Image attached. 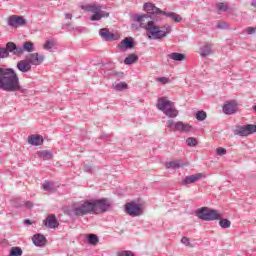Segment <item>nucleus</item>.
Segmentation results:
<instances>
[{
  "instance_id": "obj_1",
  "label": "nucleus",
  "mask_w": 256,
  "mask_h": 256,
  "mask_svg": "<svg viewBox=\"0 0 256 256\" xmlns=\"http://www.w3.org/2000/svg\"><path fill=\"white\" fill-rule=\"evenodd\" d=\"M0 89L9 92H15L21 89L19 77L13 69L0 67Z\"/></svg>"
},
{
  "instance_id": "obj_2",
  "label": "nucleus",
  "mask_w": 256,
  "mask_h": 256,
  "mask_svg": "<svg viewBox=\"0 0 256 256\" xmlns=\"http://www.w3.org/2000/svg\"><path fill=\"white\" fill-rule=\"evenodd\" d=\"M171 25L165 24L164 26H159L155 21L148 23V28L146 34L148 39H153L155 41L165 39L171 33Z\"/></svg>"
},
{
  "instance_id": "obj_3",
  "label": "nucleus",
  "mask_w": 256,
  "mask_h": 256,
  "mask_svg": "<svg viewBox=\"0 0 256 256\" xmlns=\"http://www.w3.org/2000/svg\"><path fill=\"white\" fill-rule=\"evenodd\" d=\"M156 107L159 111H163L166 117L174 119L179 115V111L175 109V104L167 99V97L159 98Z\"/></svg>"
},
{
  "instance_id": "obj_4",
  "label": "nucleus",
  "mask_w": 256,
  "mask_h": 256,
  "mask_svg": "<svg viewBox=\"0 0 256 256\" xmlns=\"http://www.w3.org/2000/svg\"><path fill=\"white\" fill-rule=\"evenodd\" d=\"M81 9L86 13H93L90 17L92 21H101L103 18L109 17V12L103 11V6L98 4H86L82 5Z\"/></svg>"
},
{
  "instance_id": "obj_5",
  "label": "nucleus",
  "mask_w": 256,
  "mask_h": 256,
  "mask_svg": "<svg viewBox=\"0 0 256 256\" xmlns=\"http://www.w3.org/2000/svg\"><path fill=\"white\" fill-rule=\"evenodd\" d=\"M72 213L77 217H83V215H89V213L94 214L93 200H83L74 204L72 208Z\"/></svg>"
},
{
  "instance_id": "obj_6",
  "label": "nucleus",
  "mask_w": 256,
  "mask_h": 256,
  "mask_svg": "<svg viewBox=\"0 0 256 256\" xmlns=\"http://www.w3.org/2000/svg\"><path fill=\"white\" fill-rule=\"evenodd\" d=\"M93 201L94 215L107 213L113 207V202L109 198H101Z\"/></svg>"
},
{
  "instance_id": "obj_7",
  "label": "nucleus",
  "mask_w": 256,
  "mask_h": 256,
  "mask_svg": "<svg viewBox=\"0 0 256 256\" xmlns=\"http://www.w3.org/2000/svg\"><path fill=\"white\" fill-rule=\"evenodd\" d=\"M197 215L199 219H202L203 221H217L219 219H223V215L221 213L207 207L199 209Z\"/></svg>"
},
{
  "instance_id": "obj_8",
  "label": "nucleus",
  "mask_w": 256,
  "mask_h": 256,
  "mask_svg": "<svg viewBox=\"0 0 256 256\" xmlns=\"http://www.w3.org/2000/svg\"><path fill=\"white\" fill-rule=\"evenodd\" d=\"M125 212L127 215H130V217H139V215H143V208L141 204L129 202L125 205Z\"/></svg>"
},
{
  "instance_id": "obj_9",
  "label": "nucleus",
  "mask_w": 256,
  "mask_h": 256,
  "mask_svg": "<svg viewBox=\"0 0 256 256\" xmlns=\"http://www.w3.org/2000/svg\"><path fill=\"white\" fill-rule=\"evenodd\" d=\"M8 25L14 29L25 27V25H27V20H25V17L23 16L12 15L8 18Z\"/></svg>"
},
{
  "instance_id": "obj_10",
  "label": "nucleus",
  "mask_w": 256,
  "mask_h": 256,
  "mask_svg": "<svg viewBox=\"0 0 256 256\" xmlns=\"http://www.w3.org/2000/svg\"><path fill=\"white\" fill-rule=\"evenodd\" d=\"M149 18V14H136L134 16V21L135 23H138L139 27L147 31L149 23L153 22V20H149Z\"/></svg>"
},
{
  "instance_id": "obj_11",
  "label": "nucleus",
  "mask_w": 256,
  "mask_h": 256,
  "mask_svg": "<svg viewBox=\"0 0 256 256\" xmlns=\"http://www.w3.org/2000/svg\"><path fill=\"white\" fill-rule=\"evenodd\" d=\"M253 133H256L255 124H248L235 130V135H240V137H247V135H251Z\"/></svg>"
},
{
  "instance_id": "obj_12",
  "label": "nucleus",
  "mask_w": 256,
  "mask_h": 256,
  "mask_svg": "<svg viewBox=\"0 0 256 256\" xmlns=\"http://www.w3.org/2000/svg\"><path fill=\"white\" fill-rule=\"evenodd\" d=\"M143 7L144 11L149 15H165V11L157 8V6L151 2H146Z\"/></svg>"
},
{
  "instance_id": "obj_13",
  "label": "nucleus",
  "mask_w": 256,
  "mask_h": 256,
  "mask_svg": "<svg viewBox=\"0 0 256 256\" xmlns=\"http://www.w3.org/2000/svg\"><path fill=\"white\" fill-rule=\"evenodd\" d=\"M26 59H28V62L30 65L39 66L41 63L45 61V57L39 53H31L26 56Z\"/></svg>"
},
{
  "instance_id": "obj_14",
  "label": "nucleus",
  "mask_w": 256,
  "mask_h": 256,
  "mask_svg": "<svg viewBox=\"0 0 256 256\" xmlns=\"http://www.w3.org/2000/svg\"><path fill=\"white\" fill-rule=\"evenodd\" d=\"M99 35L102 39H105V41H117V39H119V34H113L107 28L100 29Z\"/></svg>"
},
{
  "instance_id": "obj_15",
  "label": "nucleus",
  "mask_w": 256,
  "mask_h": 256,
  "mask_svg": "<svg viewBox=\"0 0 256 256\" xmlns=\"http://www.w3.org/2000/svg\"><path fill=\"white\" fill-rule=\"evenodd\" d=\"M44 225L45 227H49V229H57L59 227V221L55 215L51 214L44 220Z\"/></svg>"
},
{
  "instance_id": "obj_16",
  "label": "nucleus",
  "mask_w": 256,
  "mask_h": 256,
  "mask_svg": "<svg viewBox=\"0 0 256 256\" xmlns=\"http://www.w3.org/2000/svg\"><path fill=\"white\" fill-rule=\"evenodd\" d=\"M189 162H182L181 160H172L170 162H166V169H181L183 167H187Z\"/></svg>"
},
{
  "instance_id": "obj_17",
  "label": "nucleus",
  "mask_w": 256,
  "mask_h": 256,
  "mask_svg": "<svg viewBox=\"0 0 256 256\" xmlns=\"http://www.w3.org/2000/svg\"><path fill=\"white\" fill-rule=\"evenodd\" d=\"M43 136L39 134H33L28 136V144L33 145L34 147H39L40 145H43Z\"/></svg>"
},
{
  "instance_id": "obj_18",
  "label": "nucleus",
  "mask_w": 256,
  "mask_h": 256,
  "mask_svg": "<svg viewBox=\"0 0 256 256\" xmlns=\"http://www.w3.org/2000/svg\"><path fill=\"white\" fill-rule=\"evenodd\" d=\"M17 69L18 71H21V73H29V71H31V63L27 58L20 60L17 63Z\"/></svg>"
},
{
  "instance_id": "obj_19",
  "label": "nucleus",
  "mask_w": 256,
  "mask_h": 256,
  "mask_svg": "<svg viewBox=\"0 0 256 256\" xmlns=\"http://www.w3.org/2000/svg\"><path fill=\"white\" fill-rule=\"evenodd\" d=\"M223 111L226 115L237 113V103L235 101L226 103L223 107Z\"/></svg>"
},
{
  "instance_id": "obj_20",
  "label": "nucleus",
  "mask_w": 256,
  "mask_h": 256,
  "mask_svg": "<svg viewBox=\"0 0 256 256\" xmlns=\"http://www.w3.org/2000/svg\"><path fill=\"white\" fill-rule=\"evenodd\" d=\"M176 131H180L181 133H189L192 129L191 125L185 124L181 121L175 123Z\"/></svg>"
},
{
  "instance_id": "obj_21",
  "label": "nucleus",
  "mask_w": 256,
  "mask_h": 256,
  "mask_svg": "<svg viewBox=\"0 0 256 256\" xmlns=\"http://www.w3.org/2000/svg\"><path fill=\"white\" fill-rule=\"evenodd\" d=\"M119 49L125 50V49H133L135 45L133 44V40L131 38H125L118 44Z\"/></svg>"
},
{
  "instance_id": "obj_22",
  "label": "nucleus",
  "mask_w": 256,
  "mask_h": 256,
  "mask_svg": "<svg viewBox=\"0 0 256 256\" xmlns=\"http://www.w3.org/2000/svg\"><path fill=\"white\" fill-rule=\"evenodd\" d=\"M202 177H205L203 173H197V174L186 177L184 180V183L185 185H190L191 183H197V181H199V179H202Z\"/></svg>"
},
{
  "instance_id": "obj_23",
  "label": "nucleus",
  "mask_w": 256,
  "mask_h": 256,
  "mask_svg": "<svg viewBox=\"0 0 256 256\" xmlns=\"http://www.w3.org/2000/svg\"><path fill=\"white\" fill-rule=\"evenodd\" d=\"M32 241L34 243V245H36V247H43V245H45V236L41 235V234H36L33 236Z\"/></svg>"
},
{
  "instance_id": "obj_24",
  "label": "nucleus",
  "mask_w": 256,
  "mask_h": 256,
  "mask_svg": "<svg viewBox=\"0 0 256 256\" xmlns=\"http://www.w3.org/2000/svg\"><path fill=\"white\" fill-rule=\"evenodd\" d=\"M37 155L40 159H43L44 161H49L53 159V153H51V151L48 150L39 151L37 152Z\"/></svg>"
},
{
  "instance_id": "obj_25",
  "label": "nucleus",
  "mask_w": 256,
  "mask_h": 256,
  "mask_svg": "<svg viewBox=\"0 0 256 256\" xmlns=\"http://www.w3.org/2000/svg\"><path fill=\"white\" fill-rule=\"evenodd\" d=\"M168 59H172V61H185V54L173 52L168 54Z\"/></svg>"
},
{
  "instance_id": "obj_26",
  "label": "nucleus",
  "mask_w": 256,
  "mask_h": 256,
  "mask_svg": "<svg viewBox=\"0 0 256 256\" xmlns=\"http://www.w3.org/2000/svg\"><path fill=\"white\" fill-rule=\"evenodd\" d=\"M162 15L169 17L170 19H172V21H175V23H181V21H183V18H181V16H179L177 13H174V12H168V13L165 12V14H162Z\"/></svg>"
},
{
  "instance_id": "obj_27",
  "label": "nucleus",
  "mask_w": 256,
  "mask_h": 256,
  "mask_svg": "<svg viewBox=\"0 0 256 256\" xmlns=\"http://www.w3.org/2000/svg\"><path fill=\"white\" fill-rule=\"evenodd\" d=\"M22 48L27 53H33V51H35V44H33V42H31V41H26L23 43Z\"/></svg>"
},
{
  "instance_id": "obj_28",
  "label": "nucleus",
  "mask_w": 256,
  "mask_h": 256,
  "mask_svg": "<svg viewBox=\"0 0 256 256\" xmlns=\"http://www.w3.org/2000/svg\"><path fill=\"white\" fill-rule=\"evenodd\" d=\"M139 61V57L135 54H131L125 58L124 63L125 65H133V63H137Z\"/></svg>"
},
{
  "instance_id": "obj_29",
  "label": "nucleus",
  "mask_w": 256,
  "mask_h": 256,
  "mask_svg": "<svg viewBox=\"0 0 256 256\" xmlns=\"http://www.w3.org/2000/svg\"><path fill=\"white\" fill-rule=\"evenodd\" d=\"M113 89L116 91H125L126 89H129V85L125 82L114 83Z\"/></svg>"
},
{
  "instance_id": "obj_30",
  "label": "nucleus",
  "mask_w": 256,
  "mask_h": 256,
  "mask_svg": "<svg viewBox=\"0 0 256 256\" xmlns=\"http://www.w3.org/2000/svg\"><path fill=\"white\" fill-rule=\"evenodd\" d=\"M212 53L213 51L211 50V44L207 43L202 47V52H201L202 57H207Z\"/></svg>"
},
{
  "instance_id": "obj_31",
  "label": "nucleus",
  "mask_w": 256,
  "mask_h": 256,
  "mask_svg": "<svg viewBox=\"0 0 256 256\" xmlns=\"http://www.w3.org/2000/svg\"><path fill=\"white\" fill-rule=\"evenodd\" d=\"M42 187L44 191H50L51 193H55L56 191L55 186L51 182H44Z\"/></svg>"
},
{
  "instance_id": "obj_32",
  "label": "nucleus",
  "mask_w": 256,
  "mask_h": 256,
  "mask_svg": "<svg viewBox=\"0 0 256 256\" xmlns=\"http://www.w3.org/2000/svg\"><path fill=\"white\" fill-rule=\"evenodd\" d=\"M87 239H88V243H89L90 245L95 246V245H97V243H99V238H98L97 235H95V234H89V235H87Z\"/></svg>"
},
{
  "instance_id": "obj_33",
  "label": "nucleus",
  "mask_w": 256,
  "mask_h": 256,
  "mask_svg": "<svg viewBox=\"0 0 256 256\" xmlns=\"http://www.w3.org/2000/svg\"><path fill=\"white\" fill-rule=\"evenodd\" d=\"M23 255V250L20 247H12L10 251V256H21Z\"/></svg>"
},
{
  "instance_id": "obj_34",
  "label": "nucleus",
  "mask_w": 256,
  "mask_h": 256,
  "mask_svg": "<svg viewBox=\"0 0 256 256\" xmlns=\"http://www.w3.org/2000/svg\"><path fill=\"white\" fill-rule=\"evenodd\" d=\"M219 225L222 229H229V227H231V221L228 219H222L219 221Z\"/></svg>"
},
{
  "instance_id": "obj_35",
  "label": "nucleus",
  "mask_w": 256,
  "mask_h": 256,
  "mask_svg": "<svg viewBox=\"0 0 256 256\" xmlns=\"http://www.w3.org/2000/svg\"><path fill=\"white\" fill-rule=\"evenodd\" d=\"M196 119L198 121H205L207 119V113L205 111H198L196 113Z\"/></svg>"
},
{
  "instance_id": "obj_36",
  "label": "nucleus",
  "mask_w": 256,
  "mask_h": 256,
  "mask_svg": "<svg viewBox=\"0 0 256 256\" xmlns=\"http://www.w3.org/2000/svg\"><path fill=\"white\" fill-rule=\"evenodd\" d=\"M16 46L17 45L14 42H8L6 44V49H7L8 53H14Z\"/></svg>"
},
{
  "instance_id": "obj_37",
  "label": "nucleus",
  "mask_w": 256,
  "mask_h": 256,
  "mask_svg": "<svg viewBox=\"0 0 256 256\" xmlns=\"http://www.w3.org/2000/svg\"><path fill=\"white\" fill-rule=\"evenodd\" d=\"M54 45H55V42L53 40H47L43 45V49H47V50L53 49Z\"/></svg>"
},
{
  "instance_id": "obj_38",
  "label": "nucleus",
  "mask_w": 256,
  "mask_h": 256,
  "mask_svg": "<svg viewBox=\"0 0 256 256\" xmlns=\"http://www.w3.org/2000/svg\"><path fill=\"white\" fill-rule=\"evenodd\" d=\"M7 57H9L7 48H0V59H7Z\"/></svg>"
},
{
  "instance_id": "obj_39",
  "label": "nucleus",
  "mask_w": 256,
  "mask_h": 256,
  "mask_svg": "<svg viewBox=\"0 0 256 256\" xmlns=\"http://www.w3.org/2000/svg\"><path fill=\"white\" fill-rule=\"evenodd\" d=\"M188 147H195L197 145V139L190 137L186 140Z\"/></svg>"
},
{
  "instance_id": "obj_40",
  "label": "nucleus",
  "mask_w": 256,
  "mask_h": 256,
  "mask_svg": "<svg viewBox=\"0 0 256 256\" xmlns=\"http://www.w3.org/2000/svg\"><path fill=\"white\" fill-rule=\"evenodd\" d=\"M117 256H135L132 251L123 250L117 253Z\"/></svg>"
},
{
  "instance_id": "obj_41",
  "label": "nucleus",
  "mask_w": 256,
  "mask_h": 256,
  "mask_svg": "<svg viewBox=\"0 0 256 256\" xmlns=\"http://www.w3.org/2000/svg\"><path fill=\"white\" fill-rule=\"evenodd\" d=\"M25 51L23 50V47L21 46H16L13 52V55H23Z\"/></svg>"
},
{
  "instance_id": "obj_42",
  "label": "nucleus",
  "mask_w": 256,
  "mask_h": 256,
  "mask_svg": "<svg viewBox=\"0 0 256 256\" xmlns=\"http://www.w3.org/2000/svg\"><path fill=\"white\" fill-rule=\"evenodd\" d=\"M156 81H158V83H162V85H167V83H170V79L167 77H160L157 78Z\"/></svg>"
},
{
  "instance_id": "obj_43",
  "label": "nucleus",
  "mask_w": 256,
  "mask_h": 256,
  "mask_svg": "<svg viewBox=\"0 0 256 256\" xmlns=\"http://www.w3.org/2000/svg\"><path fill=\"white\" fill-rule=\"evenodd\" d=\"M216 153H217V155L222 157V155H226L227 154V149H225L223 147H219V148L216 149Z\"/></svg>"
},
{
  "instance_id": "obj_44",
  "label": "nucleus",
  "mask_w": 256,
  "mask_h": 256,
  "mask_svg": "<svg viewBox=\"0 0 256 256\" xmlns=\"http://www.w3.org/2000/svg\"><path fill=\"white\" fill-rule=\"evenodd\" d=\"M181 243H183V245H186V247H193V245H191V242L189 241V238L187 237H182Z\"/></svg>"
},
{
  "instance_id": "obj_45",
  "label": "nucleus",
  "mask_w": 256,
  "mask_h": 256,
  "mask_svg": "<svg viewBox=\"0 0 256 256\" xmlns=\"http://www.w3.org/2000/svg\"><path fill=\"white\" fill-rule=\"evenodd\" d=\"M255 32H256V26L246 28L247 35H253Z\"/></svg>"
},
{
  "instance_id": "obj_46",
  "label": "nucleus",
  "mask_w": 256,
  "mask_h": 256,
  "mask_svg": "<svg viewBox=\"0 0 256 256\" xmlns=\"http://www.w3.org/2000/svg\"><path fill=\"white\" fill-rule=\"evenodd\" d=\"M217 8L219 9V11H227V4L225 3H219L217 5Z\"/></svg>"
},
{
  "instance_id": "obj_47",
  "label": "nucleus",
  "mask_w": 256,
  "mask_h": 256,
  "mask_svg": "<svg viewBox=\"0 0 256 256\" xmlns=\"http://www.w3.org/2000/svg\"><path fill=\"white\" fill-rule=\"evenodd\" d=\"M25 207H27V209H31L33 208V203L28 201L25 203Z\"/></svg>"
},
{
  "instance_id": "obj_48",
  "label": "nucleus",
  "mask_w": 256,
  "mask_h": 256,
  "mask_svg": "<svg viewBox=\"0 0 256 256\" xmlns=\"http://www.w3.org/2000/svg\"><path fill=\"white\" fill-rule=\"evenodd\" d=\"M173 125L175 126V122H173V120H169L168 127H173Z\"/></svg>"
},
{
  "instance_id": "obj_49",
  "label": "nucleus",
  "mask_w": 256,
  "mask_h": 256,
  "mask_svg": "<svg viewBox=\"0 0 256 256\" xmlns=\"http://www.w3.org/2000/svg\"><path fill=\"white\" fill-rule=\"evenodd\" d=\"M66 19H72L73 18V14L67 13L65 15Z\"/></svg>"
},
{
  "instance_id": "obj_50",
  "label": "nucleus",
  "mask_w": 256,
  "mask_h": 256,
  "mask_svg": "<svg viewBox=\"0 0 256 256\" xmlns=\"http://www.w3.org/2000/svg\"><path fill=\"white\" fill-rule=\"evenodd\" d=\"M25 223H27V225H31V220H25Z\"/></svg>"
},
{
  "instance_id": "obj_51",
  "label": "nucleus",
  "mask_w": 256,
  "mask_h": 256,
  "mask_svg": "<svg viewBox=\"0 0 256 256\" xmlns=\"http://www.w3.org/2000/svg\"><path fill=\"white\" fill-rule=\"evenodd\" d=\"M223 28V26H221V24H218V29H221Z\"/></svg>"
},
{
  "instance_id": "obj_52",
  "label": "nucleus",
  "mask_w": 256,
  "mask_h": 256,
  "mask_svg": "<svg viewBox=\"0 0 256 256\" xmlns=\"http://www.w3.org/2000/svg\"><path fill=\"white\" fill-rule=\"evenodd\" d=\"M252 5H253L254 7H256V2H255V3H252Z\"/></svg>"
}]
</instances>
